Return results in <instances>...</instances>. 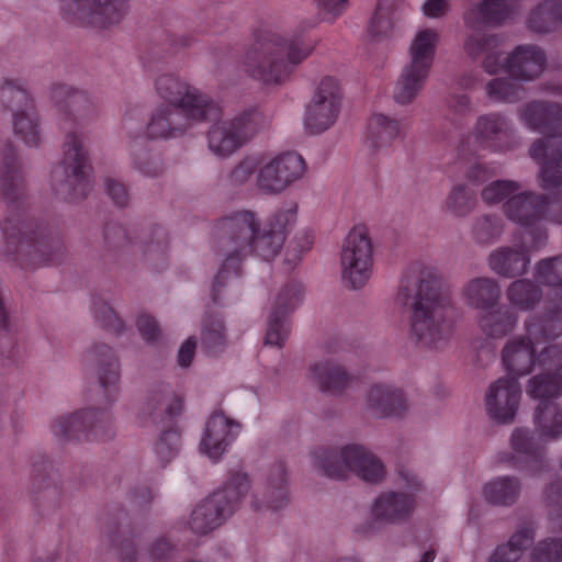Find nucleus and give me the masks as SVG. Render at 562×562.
<instances>
[{
	"label": "nucleus",
	"instance_id": "47",
	"mask_svg": "<svg viewBox=\"0 0 562 562\" xmlns=\"http://www.w3.org/2000/svg\"><path fill=\"white\" fill-rule=\"evenodd\" d=\"M520 190L517 182L510 180H497L487 184L482 190V199L488 204H496L503 201H508Z\"/></svg>",
	"mask_w": 562,
	"mask_h": 562
},
{
	"label": "nucleus",
	"instance_id": "21",
	"mask_svg": "<svg viewBox=\"0 0 562 562\" xmlns=\"http://www.w3.org/2000/svg\"><path fill=\"white\" fill-rule=\"evenodd\" d=\"M366 409L378 418L403 416L409 405L404 392L391 383L372 384L364 396Z\"/></svg>",
	"mask_w": 562,
	"mask_h": 562
},
{
	"label": "nucleus",
	"instance_id": "20",
	"mask_svg": "<svg viewBox=\"0 0 562 562\" xmlns=\"http://www.w3.org/2000/svg\"><path fill=\"white\" fill-rule=\"evenodd\" d=\"M240 430L237 422L223 413H215L207 419L201 441L200 451L212 460H218L227 452Z\"/></svg>",
	"mask_w": 562,
	"mask_h": 562
},
{
	"label": "nucleus",
	"instance_id": "42",
	"mask_svg": "<svg viewBox=\"0 0 562 562\" xmlns=\"http://www.w3.org/2000/svg\"><path fill=\"white\" fill-rule=\"evenodd\" d=\"M268 507L279 510L288 503L286 475L282 467H278L269 476L266 485Z\"/></svg>",
	"mask_w": 562,
	"mask_h": 562
},
{
	"label": "nucleus",
	"instance_id": "22",
	"mask_svg": "<svg viewBox=\"0 0 562 562\" xmlns=\"http://www.w3.org/2000/svg\"><path fill=\"white\" fill-rule=\"evenodd\" d=\"M548 210L547 199L532 192H517L504 204V212L508 220L531 229L544 218ZM528 236L532 235L531 231L527 232Z\"/></svg>",
	"mask_w": 562,
	"mask_h": 562
},
{
	"label": "nucleus",
	"instance_id": "46",
	"mask_svg": "<svg viewBox=\"0 0 562 562\" xmlns=\"http://www.w3.org/2000/svg\"><path fill=\"white\" fill-rule=\"evenodd\" d=\"M290 334V323L286 315L270 312L268 316V326L265 344L276 347H282Z\"/></svg>",
	"mask_w": 562,
	"mask_h": 562
},
{
	"label": "nucleus",
	"instance_id": "63",
	"mask_svg": "<svg viewBox=\"0 0 562 562\" xmlns=\"http://www.w3.org/2000/svg\"><path fill=\"white\" fill-rule=\"evenodd\" d=\"M436 558V552L431 549L424 552L419 562H434Z\"/></svg>",
	"mask_w": 562,
	"mask_h": 562
},
{
	"label": "nucleus",
	"instance_id": "23",
	"mask_svg": "<svg viewBox=\"0 0 562 562\" xmlns=\"http://www.w3.org/2000/svg\"><path fill=\"white\" fill-rule=\"evenodd\" d=\"M439 43L438 30L428 26L418 27L408 42L405 65L430 75Z\"/></svg>",
	"mask_w": 562,
	"mask_h": 562
},
{
	"label": "nucleus",
	"instance_id": "7",
	"mask_svg": "<svg viewBox=\"0 0 562 562\" xmlns=\"http://www.w3.org/2000/svg\"><path fill=\"white\" fill-rule=\"evenodd\" d=\"M311 462L324 475L344 480L356 474L363 481L378 483L385 476V468L380 459L367 447L349 443L339 451L318 448L312 451Z\"/></svg>",
	"mask_w": 562,
	"mask_h": 562
},
{
	"label": "nucleus",
	"instance_id": "28",
	"mask_svg": "<svg viewBox=\"0 0 562 562\" xmlns=\"http://www.w3.org/2000/svg\"><path fill=\"white\" fill-rule=\"evenodd\" d=\"M527 27L538 34L555 32L562 27V0H541L526 19Z\"/></svg>",
	"mask_w": 562,
	"mask_h": 562
},
{
	"label": "nucleus",
	"instance_id": "38",
	"mask_svg": "<svg viewBox=\"0 0 562 562\" xmlns=\"http://www.w3.org/2000/svg\"><path fill=\"white\" fill-rule=\"evenodd\" d=\"M517 316L509 308L487 311L480 319L482 330L490 337L499 338L512 331Z\"/></svg>",
	"mask_w": 562,
	"mask_h": 562
},
{
	"label": "nucleus",
	"instance_id": "13",
	"mask_svg": "<svg viewBox=\"0 0 562 562\" xmlns=\"http://www.w3.org/2000/svg\"><path fill=\"white\" fill-rule=\"evenodd\" d=\"M60 7L67 19L83 27L104 30L125 19L130 0H61Z\"/></svg>",
	"mask_w": 562,
	"mask_h": 562
},
{
	"label": "nucleus",
	"instance_id": "17",
	"mask_svg": "<svg viewBox=\"0 0 562 562\" xmlns=\"http://www.w3.org/2000/svg\"><path fill=\"white\" fill-rule=\"evenodd\" d=\"M112 424L111 414L99 408H86L58 417L53 424V434L61 439L99 436Z\"/></svg>",
	"mask_w": 562,
	"mask_h": 562
},
{
	"label": "nucleus",
	"instance_id": "29",
	"mask_svg": "<svg viewBox=\"0 0 562 562\" xmlns=\"http://www.w3.org/2000/svg\"><path fill=\"white\" fill-rule=\"evenodd\" d=\"M229 517V510L221 505V497L211 495L192 512L189 525L196 533H206Z\"/></svg>",
	"mask_w": 562,
	"mask_h": 562
},
{
	"label": "nucleus",
	"instance_id": "35",
	"mask_svg": "<svg viewBox=\"0 0 562 562\" xmlns=\"http://www.w3.org/2000/svg\"><path fill=\"white\" fill-rule=\"evenodd\" d=\"M401 134L397 119L384 113H374L368 122V135L373 146H386Z\"/></svg>",
	"mask_w": 562,
	"mask_h": 562
},
{
	"label": "nucleus",
	"instance_id": "30",
	"mask_svg": "<svg viewBox=\"0 0 562 562\" xmlns=\"http://www.w3.org/2000/svg\"><path fill=\"white\" fill-rule=\"evenodd\" d=\"M428 77V74L404 65L393 86V101L402 106L412 104L422 92Z\"/></svg>",
	"mask_w": 562,
	"mask_h": 562
},
{
	"label": "nucleus",
	"instance_id": "36",
	"mask_svg": "<svg viewBox=\"0 0 562 562\" xmlns=\"http://www.w3.org/2000/svg\"><path fill=\"white\" fill-rule=\"evenodd\" d=\"M250 481L245 473H235L228 480L223 490L214 493L221 497V505L229 510V516L238 508L241 501L249 494Z\"/></svg>",
	"mask_w": 562,
	"mask_h": 562
},
{
	"label": "nucleus",
	"instance_id": "33",
	"mask_svg": "<svg viewBox=\"0 0 562 562\" xmlns=\"http://www.w3.org/2000/svg\"><path fill=\"white\" fill-rule=\"evenodd\" d=\"M499 293L496 281L488 278L473 279L463 290L468 304L485 313L498 301Z\"/></svg>",
	"mask_w": 562,
	"mask_h": 562
},
{
	"label": "nucleus",
	"instance_id": "37",
	"mask_svg": "<svg viewBox=\"0 0 562 562\" xmlns=\"http://www.w3.org/2000/svg\"><path fill=\"white\" fill-rule=\"evenodd\" d=\"M510 446L515 456L509 458L506 452L498 453L496 457L497 463L506 464L513 461L514 465H517L518 459L530 458L538 450V442L526 428H515L513 430Z\"/></svg>",
	"mask_w": 562,
	"mask_h": 562
},
{
	"label": "nucleus",
	"instance_id": "12",
	"mask_svg": "<svg viewBox=\"0 0 562 562\" xmlns=\"http://www.w3.org/2000/svg\"><path fill=\"white\" fill-rule=\"evenodd\" d=\"M342 91L339 81L331 76L323 77L304 114V126L311 134H321L331 128L340 114Z\"/></svg>",
	"mask_w": 562,
	"mask_h": 562
},
{
	"label": "nucleus",
	"instance_id": "48",
	"mask_svg": "<svg viewBox=\"0 0 562 562\" xmlns=\"http://www.w3.org/2000/svg\"><path fill=\"white\" fill-rule=\"evenodd\" d=\"M161 406H165L168 414L177 415L183 407L182 398L167 390L153 391L146 400V407L151 409Z\"/></svg>",
	"mask_w": 562,
	"mask_h": 562
},
{
	"label": "nucleus",
	"instance_id": "27",
	"mask_svg": "<svg viewBox=\"0 0 562 562\" xmlns=\"http://www.w3.org/2000/svg\"><path fill=\"white\" fill-rule=\"evenodd\" d=\"M199 121H190L177 109L170 106H160L154 112L147 130L148 135L153 138H170L182 134L193 123Z\"/></svg>",
	"mask_w": 562,
	"mask_h": 562
},
{
	"label": "nucleus",
	"instance_id": "11",
	"mask_svg": "<svg viewBox=\"0 0 562 562\" xmlns=\"http://www.w3.org/2000/svg\"><path fill=\"white\" fill-rule=\"evenodd\" d=\"M373 243L364 224L353 225L341 243L340 267L344 282L351 289H361L373 271Z\"/></svg>",
	"mask_w": 562,
	"mask_h": 562
},
{
	"label": "nucleus",
	"instance_id": "10",
	"mask_svg": "<svg viewBox=\"0 0 562 562\" xmlns=\"http://www.w3.org/2000/svg\"><path fill=\"white\" fill-rule=\"evenodd\" d=\"M155 91L190 121H212L221 115V108L199 89L172 74H162L155 80Z\"/></svg>",
	"mask_w": 562,
	"mask_h": 562
},
{
	"label": "nucleus",
	"instance_id": "2",
	"mask_svg": "<svg viewBox=\"0 0 562 562\" xmlns=\"http://www.w3.org/2000/svg\"><path fill=\"white\" fill-rule=\"evenodd\" d=\"M554 328L552 319L542 324L527 323L528 337L513 338L503 349L506 370L516 375H525L539 367L542 371L536 376L542 375L548 381L562 378L558 373L562 371V335L551 337L544 334Z\"/></svg>",
	"mask_w": 562,
	"mask_h": 562
},
{
	"label": "nucleus",
	"instance_id": "34",
	"mask_svg": "<svg viewBox=\"0 0 562 562\" xmlns=\"http://www.w3.org/2000/svg\"><path fill=\"white\" fill-rule=\"evenodd\" d=\"M521 485L514 476H497L483 485L484 498L495 505H512L520 493Z\"/></svg>",
	"mask_w": 562,
	"mask_h": 562
},
{
	"label": "nucleus",
	"instance_id": "31",
	"mask_svg": "<svg viewBox=\"0 0 562 562\" xmlns=\"http://www.w3.org/2000/svg\"><path fill=\"white\" fill-rule=\"evenodd\" d=\"M529 257L525 249L504 247L490 255L488 263L493 271L512 278L526 272Z\"/></svg>",
	"mask_w": 562,
	"mask_h": 562
},
{
	"label": "nucleus",
	"instance_id": "18",
	"mask_svg": "<svg viewBox=\"0 0 562 562\" xmlns=\"http://www.w3.org/2000/svg\"><path fill=\"white\" fill-rule=\"evenodd\" d=\"M521 391L516 378L503 376L492 382L485 393V411L497 424H512L520 404Z\"/></svg>",
	"mask_w": 562,
	"mask_h": 562
},
{
	"label": "nucleus",
	"instance_id": "50",
	"mask_svg": "<svg viewBox=\"0 0 562 562\" xmlns=\"http://www.w3.org/2000/svg\"><path fill=\"white\" fill-rule=\"evenodd\" d=\"M537 279L552 286L562 284V257L540 261L537 266Z\"/></svg>",
	"mask_w": 562,
	"mask_h": 562
},
{
	"label": "nucleus",
	"instance_id": "53",
	"mask_svg": "<svg viewBox=\"0 0 562 562\" xmlns=\"http://www.w3.org/2000/svg\"><path fill=\"white\" fill-rule=\"evenodd\" d=\"M453 0H425L420 5L423 16L429 20L446 18L452 9Z\"/></svg>",
	"mask_w": 562,
	"mask_h": 562
},
{
	"label": "nucleus",
	"instance_id": "40",
	"mask_svg": "<svg viewBox=\"0 0 562 562\" xmlns=\"http://www.w3.org/2000/svg\"><path fill=\"white\" fill-rule=\"evenodd\" d=\"M533 540L529 530H522L515 533L506 544L499 546L490 562H516L521 557L522 551L528 548Z\"/></svg>",
	"mask_w": 562,
	"mask_h": 562
},
{
	"label": "nucleus",
	"instance_id": "56",
	"mask_svg": "<svg viewBox=\"0 0 562 562\" xmlns=\"http://www.w3.org/2000/svg\"><path fill=\"white\" fill-rule=\"evenodd\" d=\"M474 233L480 241H488L501 233V226L498 221L483 217L476 222Z\"/></svg>",
	"mask_w": 562,
	"mask_h": 562
},
{
	"label": "nucleus",
	"instance_id": "6",
	"mask_svg": "<svg viewBox=\"0 0 562 562\" xmlns=\"http://www.w3.org/2000/svg\"><path fill=\"white\" fill-rule=\"evenodd\" d=\"M449 299L434 280L419 279L416 283L411 335L423 347L440 348L449 338L451 326L447 321Z\"/></svg>",
	"mask_w": 562,
	"mask_h": 562
},
{
	"label": "nucleus",
	"instance_id": "64",
	"mask_svg": "<svg viewBox=\"0 0 562 562\" xmlns=\"http://www.w3.org/2000/svg\"><path fill=\"white\" fill-rule=\"evenodd\" d=\"M225 273H226V271H225V270L221 271V272H220V274H218V277H217V279H218V280H220V279H224V278H225Z\"/></svg>",
	"mask_w": 562,
	"mask_h": 562
},
{
	"label": "nucleus",
	"instance_id": "14",
	"mask_svg": "<svg viewBox=\"0 0 562 562\" xmlns=\"http://www.w3.org/2000/svg\"><path fill=\"white\" fill-rule=\"evenodd\" d=\"M540 400L535 414V425L542 439H554L562 435V411L551 398L562 395V378L548 381L542 375L533 376L527 390Z\"/></svg>",
	"mask_w": 562,
	"mask_h": 562
},
{
	"label": "nucleus",
	"instance_id": "15",
	"mask_svg": "<svg viewBox=\"0 0 562 562\" xmlns=\"http://www.w3.org/2000/svg\"><path fill=\"white\" fill-rule=\"evenodd\" d=\"M419 488L420 482L413 477L412 484L404 492L387 491L379 494L369 509L368 530L406 521L415 508V492Z\"/></svg>",
	"mask_w": 562,
	"mask_h": 562
},
{
	"label": "nucleus",
	"instance_id": "25",
	"mask_svg": "<svg viewBox=\"0 0 562 562\" xmlns=\"http://www.w3.org/2000/svg\"><path fill=\"white\" fill-rule=\"evenodd\" d=\"M85 367L95 374L103 387L116 385L120 381L119 360L111 347L95 344L82 357Z\"/></svg>",
	"mask_w": 562,
	"mask_h": 562
},
{
	"label": "nucleus",
	"instance_id": "26",
	"mask_svg": "<svg viewBox=\"0 0 562 562\" xmlns=\"http://www.w3.org/2000/svg\"><path fill=\"white\" fill-rule=\"evenodd\" d=\"M510 134L512 128L508 120L497 113L480 116L472 132L476 144L494 150L507 149L506 140Z\"/></svg>",
	"mask_w": 562,
	"mask_h": 562
},
{
	"label": "nucleus",
	"instance_id": "51",
	"mask_svg": "<svg viewBox=\"0 0 562 562\" xmlns=\"http://www.w3.org/2000/svg\"><path fill=\"white\" fill-rule=\"evenodd\" d=\"M296 214L297 206L295 204L288 205L273 213L265 226L272 232H280L284 236L285 229L295 223Z\"/></svg>",
	"mask_w": 562,
	"mask_h": 562
},
{
	"label": "nucleus",
	"instance_id": "9",
	"mask_svg": "<svg viewBox=\"0 0 562 562\" xmlns=\"http://www.w3.org/2000/svg\"><path fill=\"white\" fill-rule=\"evenodd\" d=\"M91 165L86 137L71 133L66 136L61 164L52 171V184L72 199L85 196L90 188Z\"/></svg>",
	"mask_w": 562,
	"mask_h": 562
},
{
	"label": "nucleus",
	"instance_id": "1",
	"mask_svg": "<svg viewBox=\"0 0 562 562\" xmlns=\"http://www.w3.org/2000/svg\"><path fill=\"white\" fill-rule=\"evenodd\" d=\"M313 50L300 38H291L270 29L254 33L252 42L240 58L243 71L268 87L285 85L294 68Z\"/></svg>",
	"mask_w": 562,
	"mask_h": 562
},
{
	"label": "nucleus",
	"instance_id": "58",
	"mask_svg": "<svg viewBox=\"0 0 562 562\" xmlns=\"http://www.w3.org/2000/svg\"><path fill=\"white\" fill-rule=\"evenodd\" d=\"M349 0H323L319 11L325 20L334 21L347 10Z\"/></svg>",
	"mask_w": 562,
	"mask_h": 562
},
{
	"label": "nucleus",
	"instance_id": "57",
	"mask_svg": "<svg viewBox=\"0 0 562 562\" xmlns=\"http://www.w3.org/2000/svg\"><path fill=\"white\" fill-rule=\"evenodd\" d=\"M104 187L106 194L116 205L124 206L127 203L128 194L122 182L113 178H106Z\"/></svg>",
	"mask_w": 562,
	"mask_h": 562
},
{
	"label": "nucleus",
	"instance_id": "49",
	"mask_svg": "<svg viewBox=\"0 0 562 562\" xmlns=\"http://www.w3.org/2000/svg\"><path fill=\"white\" fill-rule=\"evenodd\" d=\"M180 448V435L176 430L165 431L155 445V453L161 464L173 459Z\"/></svg>",
	"mask_w": 562,
	"mask_h": 562
},
{
	"label": "nucleus",
	"instance_id": "44",
	"mask_svg": "<svg viewBox=\"0 0 562 562\" xmlns=\"http://www.w3.org/2000/svg\"><path fill=\"white\" fill-rule=\"evenodd\" d=\"M486 95L497 102H514L521 97L519 85L510 79L495 78L485 87Z\"/></svg>",
	"mask_w": 562,
	"mask_h": 562
},
{
	"label": "nucleus",
	"instance_id": "52",
	"mask_svg": "<svg viewBox=\"0 0 562 562\" xmlns=\"http://www.w3.org/2000/svg\"><path fill=\"white\" fill-rule=\"evenodd\" d=\"M562 561V541L541 542L532 553V562Z\"/></svg>",
	"mask_w": 562,
	"mask_h": 562
},
{
	"label": "nucleus",
	"instance_id": "3",
	"mask_svg": "<svg viewBox=\"0 0 562 562\" xmlns=\"http://www.w3.org/2000/svg\"><path fill=\"white\" fill-rule=\"evenodd\" d=\"M305 170L304 159L295 153H254L237 162L228 182L232 187H241L254 179L261 194L280 195L301 180Z\"/></svg>",
	"mask_w": 562,
	"mask_h": 562
},
{
	"label": "nucleus",
	"instance_id": "32",
	"mask_svg": "<svg viewBox=\"0 0 562 562\" xmlns=\"http://www.w3.org/2000/svg\"><path fill=\"white\" fill-rule=\"evenodd\" d=\"M312 380L326 392H340L350 381L345 369L334 361L325 360L311 367Z\"/></svg>",
	"mask_w": 562,
	"mask_h": 562
},
{
	"label": "nucleus",
	"instance_id": "5",
	"mask_svg": "<svg viewBox=\"0 0 562 562\" xmlns=\"http://www.w3.org/2000/svg\"><path fill=\"white\" fill-rule=\"evenodd\" d=\"M496 35L473 33L465 37L464 52L472 58L483 57L482 67L490 75L509 72L521 80H532L541 75L546 64L544 53L537 46H518L512 54L501 48Z\"/></svg>",
	"mask_w": 562,
	"mask_h": 562
},
{
	"label": "nucleus",
	"instance_id": "16",
	"mask_svg": "<svg viewBox=\"0 0 562 562\" xmlns=\"http://www.w3.org/2000/svg\"><path fill=\"white\" fill-rule=\"evenodd\" d=\"M0 99L3 103L16 108L12 120L14 134L27 146H37L41 142L38 117L29 94L8 82L0 89Z\"/></svg>",
	"mask_w": 562,
	"mask_h": 562
},
{
	"label": "nucleus",
	"instance_id": "61",
	"mask_svg": "<svg viewBox=\"0 0 562 562\" xmlns=\"http://www.w3.org/2000/svg\"><path fill=\"white\" fill-rule=\"evenodd\" d=\"M451 108L460 114H463L471 109V101L467 95L456 97L451 103Z\"/></svg>",
	"mask_w": 562,
	"mask_h": 562
},
{
	"label": "nucleus",
	"instance_id": "55",
	"mask_svg": "<svg viewBox=\"0 0 562 562\" xmlns=\"http://www.w3.org/2000/svg\"><path fill=\"white\" fill-rule=\"evenodd\" d=\"M137 328L145 341L157 342L160 338V330L156 321L149 315H140L137 318Z\"/></svg>",
	"mask_w": 562,
	"mask_h": 562
},
{
	"label": "nucleus",
	"instance_id": "24",
	"mask_svg": "<svg viewBox=\"0 0 562 562\" xmlns=\"http://www.w3.org/2000/svg\"><path fill=\"white\" fill-rule=\"evenodd\" d=\"M520 123L541 134L555 131L562 125V105L553 102H529L518 111Z\"/></svg>",
	"mask_w": 562,
	"mask_h": 562
},
{
	"label": "nucleus",
	"instance_id": "8",
	"mask_svg": "<svg viewBox=\"0 0 562 562\" xmlns=\"http://www.w3.org/2000/svg\"><path fill=\"white\" fill-rule=\"evenodd\" d=\"M269 124L256 108H247L232 117L212 124L207 133V146L212 154L227 158L244 147Z\"/></svg>",
	"mask_w": 562,
	"mask_h": 562
},
{
	"label": "nucleus",
	"instance_id": "43",
	"mask_svg": "<svg viewBox=\"0 0 562 562\" xmlns=\"http://www.w3.org/2000/svg\"><path fill=\"white\" fill-rule=\"evenodd\" d=\"M302 299V284L296 282L289 283L277 293L271 312H277L279 315H288L301 304Z\"/></svg>",
	"mask_w": 562,
	"mask_h": 562
},
{
	"label": "nucleus",
	"instance_id": "62",
	"mask_svg": "<svg viewBox=\"0 0 562 562\" xmlns=\"http://www.w3.org/2000/svg\"><path fill=\"white\" fill-rule=\"evenodd\" d=\"M549 218L551 222L562 225V198L552 203L549 212Z\"/></svg>",
	"mask_w": 562,
	"mask_h": 562
},
{
	"label": "nucleus",
	"instance_id": "4",
	"mask_svg": "<svg viewBox=\"0 0 562 562\" xmlns=\"http://www.w3.org/2000/svg\"><path fill=\"white\" fill-rule=\"evenodd\" d=\"M216 228L225 256V268L249 255L271 260L284 243V236L280 232H272L267 226L260 229L255 213L250 211H240L222 218Z\"/></svg>",
	"mask_w": 562,
	"mask_h": 562
},
{
	"label": "nucleus",
	"instance_id": "45",
	"mask_svg": "<svg viewBox=\"0 0 562 562\" xmlns=\"http://www.w3.org/2000/svg\"><path fill=\"white\" fill-rule=\"evenodd\" d=\"M473 205L474 196L463 184L453 186L445 202L447 212L456 216L468 214Z\"/></svg>",
	"mask_w": 562,
	"mask_h": 562
},
{
	"label": "nucleus",
	"instance_id": "54",
	"mask_svg": "<svg viewBox=\"0 0 562 562\" xmlns=\"http://www.w3.org/2000/svg\"><path fill=\"white\" fill-rule=\"evenodd\" d=\"M50 98L56 104H72L86 100V94L67 85H55L50 89Z\"/></svg>",
	"mask_w": 562,
	"mask_h": 562
},
{
	"label": "nucleus",
	"instance_id": "60",
	"mask_svg": "<svg viewBox=\"0 0 562 562\" xmlns=\"http://www.w3.org/2000/svg\"><path fill=\"white\" fill-rule=\"evenodd\" d=\"M196 340L193 337L188 338L180 347L178 352V363L180 367H189L194 357Z\"/></svg>",
	"mask_w": 562,
	"mask_h": 562
},
{
	"label": "nucleus",
	"instance_id": "19",
	"mask_svg": "<svg viewBox=\"0 0 562 562\" xmlns=\"http://www.w3.org/2000/svg\"><path fill=\"white\" fill-rule=\"evenodd\" d=\"M530 155L541 164L540 187L544 190H562V131L537 140Z\"/></svg>",
	"mask_w": 562,
	"mask_h": 562
},
{
	"label": "nucleus",
	"instance_id": "39",
	"mask_svg": "<svg viewBox=\"0 0 562 562\" xmlns=\"http://www.w3.org/2000/svg\"><path fill=\"white\" fill-rule=\"evenodd\" d=\"M393 33V23L386 7L379 4L368 21L366 41L372 44L389 40Z\"/></svg>",
	"mask_w": 562,
	"mask_h": 562
},
{
	"label": "nucleus",
	"instance_id": "59",
	"mask_svg": "<svg viewBox=\"0 0 562 562\" xmlns=\"http://www.w3.org/2000/svg\"><path fill=\"white\" fill-rule=\"evenodd\" d=\"M94 314L95 317L105 326L113 328L115 330L121 328V321L116 316L113 308L109 306L106 303H97L94 306Z\"/></svg>",
	"mask_w": 562,
	"mask_h": 562
},
{
	"label": "nucleus",
	"instance_id": "41",
	"mask_svg": "<svg viewBox=\"0 0 562 562\" xmlns=\"http://www.w3.org/2000/svg\"><path fill=\"white\" fill-rule=\"evenodd\" d=\"M507 297L514 307L527 311L539 302L540 292L530 281L518 280L508 288Z\"/></svg>",
	"mask_w": 562,
	"mask_h": 562
}]
</instances>
